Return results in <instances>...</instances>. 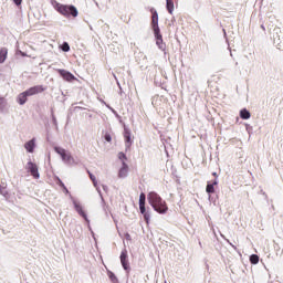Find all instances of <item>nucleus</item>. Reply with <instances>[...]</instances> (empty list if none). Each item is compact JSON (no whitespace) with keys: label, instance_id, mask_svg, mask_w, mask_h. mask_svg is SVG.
I'll use <instances>...</instances> for the list:
<instances>
[{"label":"nucleus","instance_id":"nucleus-1","mask_svg":"<svg viewBox=\"0 0 283 283\" xmlns=\"http://www.w3.org/2000/svg\"><path fill=\"white\" fill-rule=\"evenodd\" d=\"M147 200L150 207H153L154 211H157V213L165 214L167 211H169V207H167V201L160 197L157 192H149L147 195Z\"/></svg>","mask_w":283,"mask_h":283},{"label":"nucleus","instance_id":"nucleus-2","mask_svg":"<svg viewBox=\"0 0 283 283\" xmlns=\"http://www.w3.org/2000/svg\"><path fill=\"white\" fill-rule=\"evenodd\" d=\"M52 6L54 10H56V12L62 14V17H73V18L78 17V10L74 6L62 4L56 1H53Z\"/></svg>","mask_w":283,"mask_h":283},{"label":"nucleus","instance_id":"nucleus-3","mask_svg":"<svg viewBox=\"0 0 283 283\" xmlns=\"http://www.w3.org/2000/svg\"><path fill=\"white\" fill-rule=\"evenodd\" d=\"M54 151L56 154H59V156H61V158H62L63 163H65V165H78V163L76 161V159H74L72 154L70 151L65 150L64 148L55 146Z\"/></svg>","mask_w":283,"mask_h":283},{"label":"nucleus","instance_id":"nucleus-4","mask_svg":"<svg viewBox=\"0 0 283 283\" xmlns=\"http://www.w3.org/2000/svg\"><path fill=\"white\" fill-rule=\"evenodd\" d=\"M25 169L31 176L35 179L39 180L41 178V174H39V166L32 161H29L25 165Z\"/></svg>","mask_w":283,"mask_h":283},{"label":"nucleus","instance_id":"nucleus-5","mask_svg":"<svg viewBox=\"0 0 283 283\" xmlns=\"http://www.w3.org/2000/svg\"><path fill=\"white\" fill-rule=\"evenodd\" d=\"M71 200H72V202H73V206H74L75 211H76L80 216H82V218H84V220H85L86 222H90V219H87V214H86L85 211L83 210V206L81 205V202L76 201V199H73L72 197H71Z\"/></svg>","mask_w":283,"mask_h":283},{"label":"nucleus","instance_id":"nucleus-6","mask_svg":"<svg viewBox=\"0 0 283 283\" xmlns=\"http://www.w3.org/2000/svg\"><path fill=\"white\" fill-rule=\"evenodd\" d=\"M150 13H151V28L154 32H158L160 31V27H158V11H156V9H150Z\"/></svg>","mask_w":283,"mask_h":283},{"label":"nucleus","instance_id":"nucleus-7","mask_svg":"<svg viewBox=\"0 0 283 283\" xmlns=\"http://www.w3.org/2000/svg\"><path fill=\"white\" fill-rule=\"evenodd\" d=\"M117 176L122 180L129 176V166L127 165V163H122V167L119 168Z\"/></svg>","mask_w":283,"mask_h":283},{"label":"nucleus","instance_id":"nucleus-8","mask_svg":"<svg viewBox=\"0 0 283 283\" xmlns=\"http://www.w3.org/2000/svg\"><path fill=\"white\" fill-rule=\"evenodd\" d=\"M119 260H120V264H122L124 271H128L129 270V263L127 261V249H124L122 251Z\"/></svg>","mask_w":283,"mask_h":283},{"label":"nucleus","instance_id":"nucleus-9","mask_svg":"<svg viewBox=\"0 0 283 283\" xmlns=\"http://www.w3.org/2000/svg\"><path fill=\"white\" fill-rule=\"evenodd\" d=\"M24 92L27 93V96H34L35 94H41V92H45V88L41 85H38V86H33Z\"/></svg>","mask_w":283,"mask_h":283},{"label":"nucleus","instance_id":"nucleus-10","mask_svg":"<svg viewBox=\"0 0 283 283\" xmlns=\"http://www.w3.org/2000/svg\"><path fill=\"white\" fill-rule=\"evenodd\" d=\"M24 92L27 93V96H34L35 94H41V92H45V88L41 85H38V86H33Z\"/></svg>","mask_w":283,"mask_h":283},{"label":"nucleus","instance_id":"nucleus-11","mask_svg":"<svg viewBox=\"0 0 283 283\" xmlns=\"http://www.w3.org/2000/svg\"><path fill=\"white\" fill-rule=\"evenodd\" d=\"M36 147V139H31L29 142H27L24 144V149L29 153V154H34V148Z\"/></svg>","mask_w":283,"mask_h":283},{"label":"nucleus","instance_id":"nucleus-12","mask_svg":"<svg viewBox=\"0 0 283 283\" xmlns=\"http://www.w3.org/2000/svg\"><path fill=\"white\" fill-rule=\"evenodd\" d=\"M154 34L159 50H165V42L163 41V34H160V31H154Z\"/></svg>","mask_w":283,"mask_h":283},{"label":"nucleus","instance_id":"nucleus-13","mask_svg":"<svg viewBox=\"0 0 283 283\" xmlns=\"http://www.w3.org/2000/svg\"><path fill=\"white\" fill-rule=\"evenodd\" d=\"M124 138L126 143V148L129 149L132 147V132L128 128H124Z\"/></svg>","mask_w":283,"mask_h":283},{"label":"nucleus","instance_id":"nucleus-14","mask_svg":"<svg viewBox=\"0 0 283 283\" xmlns=\"http://www.w3.org/2000/svg\"><path fill=\"white\" fill-rule=\"evenodd\" d=\"M88 176H90L94 187L96 188V191L98 192L99 197L103 200V193H101V188L98 187V181L96 180V176H94L92 172H88Z\"/></svg>","mask_w":283,"mask_h":283},{"label":"nucleus","instance_id":"nucleus-15","mask_svg":"<svg viewBox=\"0 0 283 283\" xmlns=\"http://www.w3.org/2000/svg\"><path fill=\"white\" fill-rule=\"evenodd\" d=\"M60 74L62 78H64V81H67L69 83L76 81V77L70 72H61Z\"/></svg>","mask_w":283,"mask_h":283},{"label":"nucleus","instance_id":"nucleus-16","mask_svg":"<svg viewBox=\"0 0 283 283\" xmlns=\"http://www.w3.org/2000/svg\"><path fill=\"white\" fill-rule=\"evenodd\" d=\"M19 105H25V103H28V95L25 92H22L18 95V98H17Z\"/></svg>","mask_w":283,"mask_h":283},{"label":"nucleus","instance_id":"nucleus-17","mask_svg":"<svg viewBox=\"0 0 283 283\" xmlns=\"http://www.w3.org/2000/svg\"><path fill=\"white\" fill-rule=\"evenodd\" d=\"M240 116L243 120H249V118H251V113L247 108H243L240 111Z\"/></svg>","mask_w":283,"mask_h":283},{"label":"nucleus","instance_id":"nucleus-18","mask_svg":"<svg viewBox=\"0 0 283 283\" xmlns=\"http://www.w3.org/2000/svg\"><path fill=\"white\" fill-rule=\"evenodd\" d=\"M6 59H8V49L0 50V63H4Z\"/></svg>","mask_w":283,"mask_h":283},{"label":"nucleus","instance_id":"nucleus-19","mask_svg":"<svg viewBox=\"0 0 283 283\" xmlns=\"http://www.w3.org/2000/svg\"><path fill=\"white\" fill-rule=\"evenodd\" d=\"M166 8L169 14H174V0H166Z\"/></svg>","mask_w":283,"mask_h":283},{"label":"nucleus","instance_id":"nucleus-20","mask_svg":"<svg viewBox=\"0 0 283 283\" xmlns=\"http://www.w3.org/2000/svg\"><path fill=\"white\" fill-rule=\"evenodd\" d=\"M8 103L6 102V98L0 97V114H3L6 112V106Z\"/></svg>","mask_w":283,"mask_h":283},{"label":"nucleus","instance_id":"nucleus-21","mask_svg":"<svg viewBox=\"0 0 283 283\" xmlns=\"http://www.w3.org/2000/svg\"><path fill=\"white\" fill-rule=\"evenodd\" d=\"M213 185H218V181H214L213 184H208L206 191L207 193H214L216 192V188H213Z\"/></svg>","mask_w":283,"mask_h":283},{"label":"nucleus","instance_id":"nucleus-22","mask_svg":"<svg viewBox=\"0 0 283 283\" xmlns=\"http://www.w3.org/2000/svg\"><path fill=\"white\" fill-rule=\"evenodd\" d=\"M274 45L275 48H277V50H282L283 51V39H274Z\"/></svg>","mask_w":283,"mask_h":283},{"label":"nucleus","instance_id":"nucleus-23","mask_svg":"<svg viewBox=\"0 0 283 283\" xmlns=\"http://www.w3.org/2000/svg\"><path fill=\"white\" fill-rule=\"evenodd\" d=\"M250 262L251 264H258V262H260V256H258L256 254H252L250 256Z\"/></svg>","mask_w":283,"mask_h":283},{"label":"nucleus","instance_id":"nucleus-24","mask_svg":"<svg viewBox=\"0 0 283 283\" xmlns=\"http://www.w3.org/2000/svg\"><path fill=\"white\" fill-rule=\"evenodd\" d=\"M147 200V197L144 192L139 195V206H145V201Z\"/></svg>","mask_w":283,"mask_h":283},{"label":"nucleus","instance_id":"nucleus-25","mask_svg":"<svg viewBox=\"0 0 283 283\" xmlns=\"http://www.w3.org/2000/svg\"><path fill=\"white\" fill-rule=\"evenodd\" d=\"M108 277L114 283H118V277H116V274H114L113 272H108Z\"/></svg>","mask_w":283,"mask_h":283},{"label":"nucleus","instance_id":"nucleus-26","mask_svg":"<svg viewBox=\"0 0 283 283\" xmlns=\"http://www.w3.org/2000/svg\"><path fill=\"white\" fill-rule=\"evenodd\" d=\"M61 50L63 52H70V44L67 42H64L61 46Z\"/></svg>","mask_w":283,"mask_h":283},{"label":"nucleus","instance_id":"nucleus-27","mask_svg":"<svg viewBox=\"0 0 283 283\" xmlns=\"http://www.w3.org/2000/svg\"><path fill=\"white\" fill-rule=\"evenodd\" d=\"M118 158L119 160H122V164L125 163V160H127V156L124 153H119Z\"/></svg>","mask_w":283,"mask_h":283},{"label":"nucleus","instance_id":"nucleus-28","mask_svg":"<svg viewBox=\"0 0 283 283\" xmlns=\"http://www.w3.org/2000/svg\"><path fill=\"white\" fill-rule=\"evenodd\" d=\"M104 138L107 143H112V135L105 134Z\"/></svg>","mask_w":283,"mask_h":283},{"label":"nucleus","instance_id":"nucleus-29","mask_svg":"<svg viewBox=\"0 0 283 283\" xmlns=\"http://www.w3.org/2000/svg\"><path fill=\"white\" fill-rule=\"evenodd\" d=\"M139 211H140V213H143V216L147 213L145 206H139Z\"/></svg>","mask_w":283,"mask_h":283},{"label":"nucleus","instance_id":"nucleus-30","mask_svg":"<svg viewBox=\"0 0 283 283\" xmlns=\"http://www.w3.org/2000/svg\"><path fill=\"white\" fill-rule=\"evenodd\" d=\"M57 185H60V187H65V184H63V181L61 180V178H57Z\"/></svg>","mask_w":283,"mask_h":283},{"label":"nucleus","instance_id":"nucleus-31","mask_svg":"<svg viewBox=\"0 0 283 283\" xmlns=\"http://www.w3.org/2000/svg\"><path fill=\"white\" fill-rule=\"evenodd\" d=\"M13 2L15 3V6H21V3H23V0H13Z\"/></svg>","mask_w":283,"mask_h":283},{"label":"nucleus","instance_id":"nucleus-32","mask_svg":"<svg viewBox=\"0 0 283 283\" xmlns=\"http://www.w3.org/2000/svg\"><path fill=\"white\" fill-rule=\"evenodd\" d=\"M144 218H145L146 222H149V213L146 212V213L144 214Z\"/></svg>","mask_w":283,"mask_h":283},{"label":"nucleus","instance_id":"nucleus-33","mask_svg":"<svg viewBox=\"0 0 283 283\" xmlns=\"http://www.w3.org/2000/svg\"><path fill=\"white\" fill-rule=\"evenodd\" d=\"M62 189H64V193H70V190H67V187H62Z\"/></svg>","mask_w":283,"mask_h":283},{"label":"nucleus","instance_id":"nucleus-34","mask_svg":"<svg viewBox=\"0 0 283 283\" xmlns=\"http://www.w3.org/2000/svg\"><path fill=\"white\" fill-rule=\"evenodd\" d=\"M125 238H126V240H132V235H129V233H126Z\"/></svg>","mask_w":283,"mask_h":283},{"label":"nucleus","instance_id":"nucleus-35","mask_svg":"<svg viewBox=\"0 0 283 283\" xmlns=\"http://www.w3.org/2000/svg\"><path fill=\"white\" fill-rule=\"evenodd\" d=\"M107 107H108V109H111V112H113V114H116V111H114V108H112L109 106H107Z\"/></svg>","mask_w":283,"mask_h":283},{"label":"nucleus","instance_id":"nucleus-36","mask_svg":"<svg viewBox=\"0 0 283 283\" xmlns=\"http://www.w3.org/2000/svg\"><path fill=\"white\" fill-rule=\"evenodd\" d=\"M53 123H56V117L53 116Z\"/></svg>","mask_w":283,"mask_h":283},{"label":"nucleus","instance_id":"nucleus-37","mask_svg":"<svg viewBox=\"0 0 283 283\" xmlns=\"http://www.w3.org/2000/svg\"><path fill=\"white\" fill-rule=\"evenodd\" d=\"M103 189H107V186H103Z\"/></svg>","mask_w":283,"mask_h":283},{"label":"nucleus","instance_id":"nucleus-38","mask_svg":"<svg viewBox=\"0 0 283 283\" xmlns=\"http://www.w3.org/2000/svg\"><path fill=\"white\" fill-rule=\"evenodd\" d=\"M230 244H231V243H230ZM231 247H232L233 249H235V245H232V244H231Z\"/></svg>","mask_w":283,"mask_h":283}]
</instances>
